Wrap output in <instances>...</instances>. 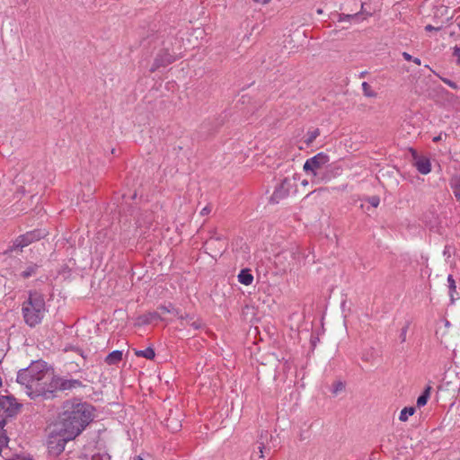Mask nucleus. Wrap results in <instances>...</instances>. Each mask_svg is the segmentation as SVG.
Instances as JSON below:
<instances>
[{"mask_svg": "<svg viewBox=\"0 0 460 460\" xmlns=\"http://www.w3.org/2000/svg\"><path fill=\"white\" fill-rule=\"evenodd\" d=\"M93 407L75 401H66L58 420L52 424L54 432H63L68 438L75 439L93 420Z\"/></svg>", "mask_w": 460, "mask_h": 460, "instance_id": "1", "label": "nucleus"}, {"mask_svg": "<svg viewBox=\"0 0 460 460\" xmlns=\"http://www.w3.org/2000/svg\"><path fill=\"white\" fill-rule=\"evenodd\" d=\"M51 378V371L44 361L32 362L28 367L21 369L17 375V382L23 385L26 394L31 397L47 395L48 382Z\"/></svg>", "mask_w": 460, "mask_h": 460, "instance_id": "2", "label": "nucleus"}, {"mask_svg": "<svg viewBox=\"0 0 460 460\" xmlns=\"http://www.w3.org/2000/svg\"><path fill=\"white\" fill-rule=\"evenodd\" d=\"M152 42H154L155 46L159 45L161 48L156 53L154 64L150 68L151 72H154L160 67L166 66L175 61L177 53L172 48V39L161 40L157 36L153 34L151 38L147 37L146 39H144L142 44L146 47L150 45Z\"/></svg>", "mask_w": 460, "mask_h": 460, "instance_id": "3", "label": "nucleus"}, {"mask_svg": "<svg viewBox=\"0 0 460 460\" xmlns=\"http://www.w3.org/2000/svg\"><path fill=\"white\" fill-rule=\"evenodd\" d=\"M45 313V301L38 293H31L29 298L22 305V314L25 323L33 327L39 324Z\"/></svg>", "mask_w": 460, "mask_h": 460, "instance_id": "4", "label": "nucleus"}, {"mask_svg": "<svg viewBox=\"0 0 460 460\" xmlns=\"http://www.w3.org/2000/svg\"><path fill=\"white\" fill-rule=\"evenodd\" d=\"M329 162L330 158L324 153H319L305 161L304 170L308 176L312 177L313 183L320 184L329 179L327 176Z\"/></svg>", "mask_w": 460, "mask_h": 460, "instance_id": "5", "label": "nucleus"}, {"mask_svg": "<svg viewBox=\"0 0 460 460\" xmlns=\"http://www.w3.org/2000/svg\"><path fill=\"white\" fill-rule=\"evenodd\" d=\"M20 404L11 396L0 397V446L7 443V436L4 433V427L6 423L5 417H11L17 412Z\"/></svg>", "mask_w": 460, "mask_h": 460, "instance_id": "6", "label": "nucleus"}, {"mask_svg": "<svg viewBox=\"0 0 460 460\" xmlns=\"http://www.w3.org/2000/svg\"><path fill=\"white\" fill-rule=\"evenodd\" d=\"M70 440H73V438H66L63 432H54L52 424L49 427L47 445L51 456L60 455L64 451L66 444Z\"/></svg>", "mask_w": 460, "mask_h": 460, "instance_id": "7", "label": "nucleus"}, {"mask_svg": "<svg viewBox=\"0 0 460 460\" xmlns=\"http://www.w3.org/2000/svg\"><path fill=\"white\" fill-rule=\"evenodd\" d=\"M48 393L52 394L55 391H66L70 390L72 388L82 386V383L79 380L75 379H64L58 376H55L53 372L51 371V378L48 382Z\"/></svg>", "mask_w": 460, "mask_h": 460, "instance_id": "8", "label": "nucleus"}, {"mask_svg": "<svg viewBox=\"0 0 460 460\" xmlns=\"http://www.w3.org/2000/svg\"><path fill=\"white\" fill-rule=\"evenodd\" d=\"M46 234L47 232L45 230L40 229L27 232L26 234H22L15 239L11 247V251L16 250L17 248L22 249L25 246H28L32 242L40 240L41 238L45 237Z\"/></svg>", "mask_w": 460, "mask_h": 460, "instance_id": "9", "label": "nucleus"}, {"mask_svg": "<svg viewBox=\"0 0 460 460\" xmlns=\"http://www.w3.org/2000/svg\"><path fill=\"white\" fill-rule=\"evenodd\" d=\"M279 436H272L268 431L261 432L259 440L257 441L260 457L262 458L265 451H270L271 448H276L279 445Z\"/></svg>", "mask_w": 460, "mask_h": 460, "instance_id": "10", "label": "nucleus"}, {"mask_svg": "<svg viewBox=\"0 0 460 460\" xmlns=\"http://www.w3.org/2000/svg\"><path fill=\"white\" fill-rule=\"evenodd\" d=\"M413 164L421 174H428L431 171V164L429 158L420 156L416 150L411 148Z\"/></svg>", "mask_w": 460, "mask_h": 460, "instance_id": "11", "label": "nucleus"}, {"mask_svg": "<svg viewBox=\"0 0 460 460\" xmlns=\"http://www.w3.org/2000/svg\"><path fill=\"white\" fill-rule=\"evenodd\" d=\"M291 188L290 180L285 178L280 184L274 190L270 200L278 203L280 199L286 198L289 194V190Z\"/></svg>", "mask_w": 460, "mask_h": 460, "instance_id": "12", "label": "nucleus"}, {"mask_svg": "<svg viewBox=\"0 0 460 460\" xmlns=\"http://www.w3.org/2000/svg\"><path fill=\"white\" fill-rule=\"evenodd\" d=\"M176 314L179 316V319L181 320V326L182 327L190 325L194 330H199L202 327V323L199 318H196L194 314H180L178 311H176Z\"/></svg>", "mask_w": 460, "mask_h": 460, "instance_id": "13", "label": "nucleus"}, {"mask_svg": "<svg viewBox=\"0 0 460 460\" xmlns=\"http://www.w3.org/2000/svg\"><path fill=\"white\" fill-rule=\"evenodd\" d=\"M205 246L207 249L212 250L213 248H217V250L221 252V251L225 250L226 244L221 237H211L205 243Z\"/></svg>", "mask_w": 460, "mask_h": 460, "instance_id": "14", "label": "nucleus"}, {"mask_svg": "<svg viewBox=\"0 0 460 460\" xmlns=\"http://www.w3.org/2000/svg\"><path fill=\"white\" fill-rule=\"evenodd\" d=\"M238 280L240 283L248 286L252 283L253 276L249 269H243L238 274Z\"/></svg>", "mask_w": 460, "mask_h": 460, "instance_id": "15", "label": "nucleus"}, {"mask_svg": "<svg viewBox=\"0 0 460 460\" xmlns=\"http://www.w3.org/2000/svg\"><path fill=\"white\" fill-rule=\"evenodd\" d=\"M122 359V351L114 350L107 355L105 358V362L108 365H115L119 363Z\"/></svg>", "mask_w": 460, "mask_h": 460, "instance_id": "16", "label": "nucleus"}, {"mask_svg": "<svg viewBox=\"0 0 460 460\" xmlns=\"http://www.w3.org/2000/svg\"><path fill=\"white\" fill-rule=\"evenodd\" d=\"M431 386H427L425 388V390L423 391V393L418 397L417 399V406L418 407H422L424 405H426L429 396H430V393H431Z\"/></svg>", "mask_w": 460, "mask_h": 460, "instance_id": "17", "label": "nucleus"}, {"mask_svg": "<svg viewBox=\"0 0 460 460\" xmlns=\"http://www.w3.org/2000/svg\"><path fill=\"white\" fill-rule=\"evenodd\" d=\"M360 14H361V11L360 12H358V13H348V14H345V13H338L337 16H338V22H345V21H358L359 20V17H360Z\"/></svg>", "mask_w": 460, "mask_h": 460, "instance_id": "18", "label": "nucleus"}, {"mask_svg": "<svg viewBox=\"0 0 460 460\" xmlns=\"http://www.w3.org/2000/svg\"><path fill=\"white\" fill-rule=\"evenodd\" d=\"M135 354L137 357H143L146 359H153L155 356V350L151 347H148L144 350H137Z\"/></svg>", "mask_w": 460, "mask_h": 460, "instance_id": "19", "label": "nucleus"}, {"mask_svg": "<svg viewBox=\"0 0 460 460\" xmlns=\"http://www.w3.org/2000/svg\"><path fill=\"white\" fill-rule=\"evenodd\" d=\"M161 317L157 312L148 313L147 314H145L142 317H140L142 323L144 324H149L153 321L158 320Z\"/></svg>", "mask_w": 460, "mask_h": 460, "instance_id": "20", "label": "nucleus"}, {"mask_svg": "<svg viewBox=\"0 0 460 460\" xmlns=\"http://www.w3.org/2000/svg\"><path fill=\"white\" fill-rule=\"evenodd\" d=\"M414 412H415L414 407H405L404 409L402 410V411L400 413L399 420L401 421H406L408 420L409 416L413 415Z\"/></svg>", "mask_w": 460, "mask_h": 460, "instance_id": "21", "label": "nucleus"}, {"mask_svg": "<svg viewBox=\"0 0 460 460\" xmlns=\"http://www.w3.org/2000/svg\"><path fill=\"white\" fill-rule=\"evenodd\" d=\"M320 135V131L318 128L313 130V131H310L306 134V136L305 137V143L307 145V146H310L314 141V139Z\"/></svg>", "mask_w": 460, "mask_h": 460, "instance_id": "22", "label": "nucleus"}, {"mask_svg": "<svg viewBox=\"0 0 460 460\" xmlns=\"http://www.w3.org/2000/svg\"><path fill=\"white\" fill-rule=\"evenodd\" d=\"M345 390V383L342 381H336L332 385V393L333 395H337Z\"/></svg>", "mask_w": 460, "mask_h": 460, "instance_id": "23", "label": "nucleus"}, {"mask_svg": "<svg viewBox=\"0 0 460 460\" xmlns=\"http://www.w3.org/2000/svg\"><path fill=\"white\" fill-rule=\"evenodd\" d=\"M38 269L37 264L30 265L25 270L22 272V277L24 279H27L36 273V270Z\"/></svg>", "mask_w": 460, "mask_h": 460, "instance_id": "24", "label": "nucleus"}, {"mask_svg": "<svg viewBox=\"0 0 460 460\" xmlns=\"http://www.w3.org/2000/svg\"><path fill=\"white\" fill-rule=\"evenodd\" d=\"M362 90L367 97H375L376 95V93L371 89L370 84L367 82H363Z\"/></svg>", "mask_w": 460, "mask_h": 460, "instance_id": "25", "label": "nucleus"}, {"mask_svg": "<svg viewBox=\"0 0 460 460\" xmlns=\"http://www.w3.org/2000/svg\"><path fill=\"white\" fill-rule=\"evenodd\" d=\"M448 288L450 292L451 300L454 301V293L456 292V282L452 275L447 277Z\"/></svg>", "mask_w": 460, "mask_h": 460, "instance_id": "26", "label": "nucleus"}, {"mask_svg": "<svg viewBox=\"0 0 460 460\" xmlns=\"http://www.w3.org/2000/svg\"><path fill=\"white\" fill-rule=\"evenodd\" d=\"M410 323L407 322L405 325L402 328L401 333H400V339L402 342H404L406 341V333L409 329Z\"/></svg>", "mask_w": 460, "mask_h": 460, "instance_id": "27", "label": "nucleus"}, {"mask_svg": "<svg viewBox=\"0 0 460 460\" xmlns=\"http://www.w3.org/2000/svg\"><path fill=\"white\" fill-rule=\"evenodd\" d=\"M118 213L119 215H127V212L130 209L129 206H124L123 204H118L117 205Z\"/></svg>", "mask_w": 460, "mask_h": 460, "instance_id": "28", "label": "nucleus"}, {"mask_svg": "<svg viewBox=\"0 0 460 460\" xmlns=\"http://www.w3.org/2000/svg\"><path fill=\"white\" fill-rule=\"evenodd\" d=\"M368 202L372 207L376 208L379 205L380 199L377 196H372L368 199Z\"/></svg>", "mask_w": 460, "mask_h": 460, "instance_id": "29", "label": "nucleus"}, {"mask_svg": "<svg viewBox=\"0 0 460 460\" xmlns=\"http://www.w3.org/2000/svg\"><path fill=\"white\" fill-rule=\"evenodd\" d=\"M442 27H443L442 24L438 25V26H433V25L428 24L425 26V31H438L441 30Z\"/></svg>", "mask_w": 460, "mask_h": 460, "instance_id": "30", "label": "nucleus"}, {"mask_svg": "<svg viewBox=\"0 0 460 460\" xmlns=\"http://www.w3.org/2000/svg\"><path fill=\"white\" fill-rule=\"evenodd\" d=\"M454 56L457 57V64L460 65V46L454 48Z\"/></svg>", "mask_w": 460, "mask_h": 460, "instance_id": "31", "label": "nucleus"}, {"mask_svg": "<svg viewBox=\"0 0 460 460\" xmlns=\"http://www.w3.org/2000/svg\"><path fill=\"white\" fill-rule=\"evenodd\" d=\"M454 194L456 199L460 202V185H456L454 190Z\"/></svg>", "mask_w": 460, "mask_h": 460, "instance_id": "32", "label": "nucleus"}, {"mask_svg": "<svg viewBox=\"0 0 460 460\" xmlns=\"http://www.w3.org/2000/svg\"><path fill=\"white\" fill-rule=\"evenodd\" d=\"M447 138V134H439L438 136L433 137V141L434 142H438V141H441L443 139H446Z\"/></svg>", "mask_w": 460, "mask_h": 460, "instance_id": "33", "label": "nucleus"}, {"mask_svg": "<svg viewBox=\"0 0 460 460\" xmlns=\"http://www.w3.org/2000/svg\"><path fill=\"white\" fill-rule=\"evenodd\" d=\"M104 458H106V456L101 454H95L92 456V460H104Z\"/></svg>", "mask_w": 460, "mask_h": 460, "instance_id": "34", "label": "nucleus"}, {"mask_svg": "<svg viewBox=\"0 0 460 460\" xmlns=\"http://www.w3.org/2000/svg\"><path fill=\"white\" fill-rule=\"evenodd\" d=\"M402 57L407 61H412V59H413V57L407 52H403Z\"/></svg>", "mask_w": 460, "mask_h": 460, "instance_id": "35", "label": "nucleus"}, {"mask_svg": "<svg viewBox=\"0 0 460 460\" xmlns=\"http://www.w3.org/2000/svg\"><path fill=\"white\" fill-rule=\"evenodd\" d=\"M443 81H444V83H446L450 87L456 88V84L454 82H452L451 80H449V79H443Z\"/></svg>", "mask_w": 460, "mask_h": 460, "instance_id": "36", "label": "nucleus"}, {"mask_svg": "<svg viewBox=\"0 0 460 460\" xmlns=\"http://www.w3.org/2000/svg\"><path fill=\"white\" fill-rule=\"evenodd\" d=\"M210 211H211V208H210L208 206H207V207H205V208L201 210L200 214H201L202 216H205V215L209 214V213H210Z\"/></svg>", "mask_w": 460, "mask_h": 460, "instance_id": "37", "label": "nucleus"}, {"mask_svg": "<svg viewBox=\"0 0 460 460\" xmlns=\"http://www.w3.org/2000/svg\"><path fill=\"white\" fill-rule=\"evenodd\" d=\"M253 1L256 3L261 4H264L269 3L270 0H253Z\"/></svg>", "mask_w": 460, "mask_h": 460, "instance_id": "38", "label": "nucleus"}, {"mask_svg": "<svg viewBox=\"0 0 460 460\" xmlns=\"http://www.w3.org/2000/svg\"><path fill=\"white\" fill-rule=\"evenodd\" d=\"M412 62H414L418 66H420L421 64L420 59L418 58H413Z\"/></svg>", "mask_w": 460, "mask_h": 460, "instance_id": "39", "label": "nucleus"}, {"mask_svg": "<svg viewBox=\"0 0 460 460\" xmlns=\"http://www.w3.org/2000/svg\"><path fill=\"white\" fill-rule=\"evenodd\" d=\"M160 310L163 312V313H165V312H170L165 306H162L160 307Z\"/></svg>", "mask_w": 460, "mask_h": 460, "instance_id": "40", "label": "nucleus"}, {"mask_svg": "<svg viewBox=\"0 0 460 460\" xmlns=\"http://www.w3.org/2000/svg\"><path fill=\"white\" fill-rule=\"evenodd\" d=\"M362 359H363L364 361H368V360H369V358H368V356H367V355H363V356H362Z\"/></svg>", "mask_w": 460, "mask_h": 460, "instance_id": "41", "label": "nucleus"}, {"mask_svg": "<svg viewBox=\"0 0 460 460\" xmlns=\"http://www.w3.org/2000/svg\"><path fill=\"white\" fill-rule=\"evenodd\" d=\"M180 425H176L175 427H172V431H176Z\"/></svg>", "mask_w": 460, "mask_h": 460, "instance_id": "42", "label": "nucleus"}, {"mask_svg": "<svg viewBox=\"0 0 460 460\" xmlns=\"http://www.w3.org/2000/svg\"><path fill=\"white\" fill-rule=\"evenodd\" d=\"M134 460H144L142 456H138Z\"/></svg>", "mask_w": 460, "mask_h": 460, "instance_id": "43", "label": "nucleus"}, {"mask_svg": "<svg viewBox=\"0 0 460 460\" xmlns=\"http://www.w3.org/2000/svg\"><path fill=\"white\" fill-rule=\"evenodd\" d=\"M316 13H317L318 14H322V13H323V10H322V9H317Z\"/></svg>", "mask_w": 460, "mask_h": 460, "instance_id": "44", "label": "nucleus"}, {"mask_svg": "<svg viewBox=\"0 0 460 460\" xmlns=\"http://www.w3.org/2000/svg\"><path fill=\"white\" fill-rule=\"evenodd\" d=\"M170 421H171V420H170V419H168V420H167V424H166L168 428H170V427H171V425H170V423H169Z\"/></svg>", "mask_w": 460, "mask_h": 460, "instance_id": "45", "label": "nucleus"}, {"mask_svg": "<svg viewBox=\"0 0 460 460\" xmlns=\"http://www.w3.org/2000/svg\"><path fill=\"white\" fill-rule=\"evenodd\" d=\"M136 196H137V195H136V193H134V194L132 195L131 199H135V198H136Z\"/></svg>", "mask_w": 460, "mask_h": 460, "instance_id": "46", "label": "nucleus"}, {"mask_svg": "<svg viewBox=\"0 0 460 460\" xmlns=\"http://www.w3.org/2000/svg\"><path fill=\"white\" fill-rule=\"evenodd\" d=\"M360 6H361V10H362L364 7V3H361Z\"/></svg>", "mask_w": 460, "mask_h": 460, "instance_id": "47", "label": "nucleus"}]
</instances>
